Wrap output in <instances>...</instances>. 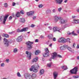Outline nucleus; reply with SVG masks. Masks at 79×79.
I'll return each instance as SVG.
<instances>
[{"instance_id":"f257e3e1","label":"nucleus","mask_w":79,"mask_h":79,"mask_svg":"<svg viewBox=\"0 0 79 79\" xmlns=\"http://www.w3.org/2000/svg\"><path fill=\"white\" fill-rule=\"evenodd\" d=\"M39 68V65L38 64H34L33 66H31V68H30V70L31 71H33L34 73H37L38 72V68Z\"/></svg>"},{"instance_id":"f03ea898","label":"nucleus","mask_w":79,"mask_h":79,"mask_svg":"<svg viewBox=\"0 0 79 79\" xmlns=\"http://www.w3.org/2000/svg\"><path fill=\"white\" fill-rule=\"evenodd\" d=\"M4 43L6 47H8L9 44L12 43V40H10V41H8L7 39L4 38Z\"/></svg>"},{"instance_id":"7ed1b4c3","label":"nucleus","mask_w":79,"mask_h":79,"mask_svg":"<svg viewBox=\"0 0 79 79\" xmlns=\"http://www.w3.org/2000/svg\"><path fill=\"white\" fill-rule=\"evenodd\" d=\"M33 44V42H31L29 41L26 43V44L27 45V47L28 50H31L32 48V44Z\"/></svg>"},{"instance_id":"20e7f679","label":"nucleus","mask_w":79,"mask_h":79,"mask_svg":"<svg viewBox=\"0 0 79 79\" xmlns=\"http://www.w3.org/2000/svg\"><path fill=\"white\" fill-rule=\"evenodd\" d=\"M78 69L77 67H75L74 68L70 70V72L71 73V74H76L77 71Z\"/></svg>"},{"instance_id":"39448f33","label":"nucleus","mask_w":79,"mask_h":79,"mask_svg":"<svg viewBox=\"0 0 79 79\" xmlns=\"http://www.w3.org/2000/svg\"><path fill=\"white\" fill-rule=\"evenodd\" d=\"M58 41L60 43H66V39L63 38H60L58 40Z\"/></svg>"},{"instance_id":"423d86ee","label":"nucleus","mask_w":79,"mask_h":79,"mask_svg":"<svg viewBox=\"0 0 79 79\" xmlns=\"http://www.w3.org/2000/svg\"><path fill=\"white\" fill-rule=\"evenodd\" d=\"M45 53L43 54V56L44 57H47L48 56V53H49V51L48 48H45Z\"/></svg>"},{"instance_id":"0eeeda50","label":"nucleus","mask_w":79,"mask_h":79,"mask_svg":"<svg viewBox=\"0 0 79 79\" xmlns=\"http://www.w3.org/2000/svg\"><path fill=\"white\" fill-rule=\"evenodd\" d=\"M27 28H23L21 30L19 29H18L17 30V32H26L27 31Z\"/></svg>"},{"instance_id":"6e6552de","label":"nucleus","mask_w":79,"mask_h":79,"mask_svg":"<svg viewBox=\"0 0 79 79\" xmlns=\"http://www.w3.org/2000/svg\"><path fill=\"white\" fill-rule=\"evenodd\" d=\"M53 31L54 32H56V31H58L59 32H61L62 30H61L60 28H58L56 27H54L53 28Z\"/></svg>"},{"instance_id":"1a4fd4ad","label":"nucleus","mask_w":79,"mask_h":79,"mask_svg":"<svg viewBox=\"0 0 79 79\" xmlns=\"http://www.w3.org/2000/svg\"><path fill=\"white\" fill-rule=\"evenodd\" d=\"M25 79H31V77L30 76V75L28 74H25L24 75Z\"/></svg>"},{"instance_id":"9d476101","label":"nucleus","mask_w":79,"mask_h":79,"mask_svg":"<svg viewBox=\"0 0 79 79\" xmlns=\"http://www.w3.org/2000/svg\"><path fill=\"white\" fill-rule=\"evenodd\" d=\"M22 40H23V36L21 35L19 36L17 38L16 40L17 42H21V41H22Z\"/></svg>"},{"instance_id":"9b49d317","label":"nucleus","mask_w":79,"mask_h":79,"mask_svg":"<svg viewBox=\"0 0 79 79\" xmlns=\"http://www.w3.org/2000/svg\"><path fill=\"white\" fill-rule=\"evenodd\" d=\"M26 54L27 55V57L28 58L29 60H30L31 57V53H29L28 51H26Z\"/></svg>"},{"instance_id":"f8f14e48","label":"nucleus","mask_w":79,"mask_h":79,"mask_svg":"<svg viewBox=\"0 0 79 79\" xmlns=\"http://www.w3.org/2000/svg\"><path fill=\"white\" fill-rule=\"evenodd\" d=\"M34 13V11H32L27 12V14L28 16H32Z\"/></svg>"},{"instance_id":"ddd939ff","label":"nucleus","mask_w":79,"mask_h":79,"mask_svg":"<svg viewBox=\"0 0 79 79\" xmlns=\"http://www.w3.org/2000/svg\"><path fill=\"white\" fill-rule=\"evenodd\" d=\"M57 56V53L55 52L52 54V58L53 59H54V58H55Z\"/></svg>"},{"instance_id":"4468645a","label":"nucleus","mask_w":79,"mask_h":79,"mask_svg":"<svg viewBox=\"0 0 79 79\" xmlns=\"http://www.w3.org/2000/svg\"><path fill=\"white\" fill-rule=\"evenodd\" d=\"M56 3L59 5H61L63 2V0H55Z\"/></svg>"},{"instance_id":"2eb2a0df","label":"nucleus","mask_w":79,"mask_h":79,"mask_svg":"<svg viewBox=\"0 0 79 79\" xmlns=\"http://www.w3.org/2000/svg\"><path fill=\"white\" fill-rule=\"evenodd\" d=\"M59 20V18L58 16H56L54 18V22H57V21Z\"/></svg>"},{"instance_id":"dca6fc26","label":"nucleus","mask_w":79,"mask_h":79,"mask_svg":"<svg viewBox=\"0 0 79 79\" xmlns=\"http://www.w3.org/2000/svg\"><path fill=\"white\" fill-rule=\"evenodd\" d=\"M67 34H69V35H77V34L74 33V32L73 31L72 33H70L69 32V31L67 32Z\"/></svg>"},{"instance_id":"f3484780","label":"nucleus","mask_w":79,"mask_h":79,"mask_svg":"<svg viewBox=\"0 0 79 79\" xmlns=\"http://www.w3.org/2000/svg\"><path fill=\"white\" fill-rule=\"evenodd\" d=\"M8 15H6L5 17L3 19V23L5 24V22H6V19H7V18H8Z\"/></svg>"},{"instance_id":"a211bd4d","label":"nucleus","mask_w":79,"mask_h":79,"mask_svg":"<svg viewBox=\"0 0 79 79\" xmlns=\"http://www.w3.org/2000/svg\"><path fill=\"white\" fill-rule=\"evenodd\" d=\"M36 76H37L36 74L34 73L32 74L31 76V78L33 79H35V78L36 77Z\"/></svg>"},{"instance_id":"6ab92c4d","label":"nucleus","mask_w":79,"mask_h":79,"mask_svg":"<svg viewBox=\"0 0 79 79\" xmlns=\"http://www.w3.org/2000/svg\"><path fill=\"white\" fill-rule=\"evenodd\" d=\"M58 75V73L54 72L53 73V76H54V77L55 79H56V77H57V76Z\"/></svg>"},{"instance_id":"aec40b11","label":"nucleus","mask_w":79,"mask_h":79,"mask_svg":"<svg viewBox=\"0 0 79 79\" xmlns=\"http://www.w3.org/2000/svg\"><path fill=\"white\" fill-rule=\"evenodd\" d=\"M60 22L61 23V24H64L66 23V22H67V21L66 20H65L63 19H61L60 21Z\"/></svg>"},{"instance_id":"412c9836","label":"nucleus","mask_w":79,"mask_h":79,"mask_svg":"<svg viewBox=\"0 0 79 79\" xmlns=\"http://www.w3.org/2000/svg\"><path fill=\"white\" fill-rule=\"evenodd\" d=\"M19 21L21 23H24L25 22V19L24 18H20L19 19Z\"/></svg>"},{"instance_id":"4be33fe9","label":"nucleus","mask_w":79,"mask_h":79,"mask_svg":"<svg viewBox=\"0 0 79 79\" xmlns=\"http://www.w3.org/2000/svg\"><path fill=\"white\" fill-rule=\"evenodd\" d=\"M73 23H79V20H76L75 19H74L73 21Z\"/></svg>"},{"instance_id":"5701e85b","label":"nucleus","mask_w":79,"mask_h":79,"mask_svg":"<svg viewBox=\"0 0 79 79\" xmlns=\"http://www.w3.org/2000/svg\"><path fill=\"white\" fill-rule=\"evenodd\" d=\"M38 60V57H36L34 58L32 60V62L34 63V62H36Z\"/></svg>"},{"instance_id":"b1692460","label":"nucleus","mask_w":79,"mask_h":79,"mask_svg":"<svg viewBox=\"0 0 79 79\" xmlns=\"http://www.w3.org/2000/svg\"><path fill=\"white\" fill-rule=\"evenodd\" d=\"M48 38L49 39H53V36L52 34H50L48 36Z\"/></svg>"},{"instance_id":"393cba45","label":"nucleus","mask_w":79,"mask_h":79,"mask_svg":"<svg viewBox=\"0 0 79 79\" xmlns=\"http://www.w3.org/2000/svg\"><path fill=\"white\" fill-rule=\"evenodd\" d=\"M44 70L43 69L40 70V74L42 75V74H44Z\"/></svg>"},{"instance_id":"a878e982","label":"nucleus","mask_w":79,"mask_h":79,"mask_svg":"<svg viewBox=\"0 0 79 79\" xmlns=\"http://www.w3.org/2000/svg\"><path fill=\"white\" fill-rule=\"evenodd\" d=\"M40 53V51L39 50H37L35 51V55H38L39 53Z\"/></svg>"},{"instance_id":"bb28decb","label":"nucleus","mask_w":79,"mask_h":79,"mask_svg":"<svg viewBox=\"0 0 79 79\" xmlns=\"http://www.w3.org/2000/svg\"><path fill=\"white\" fill-rule=\"evenodd\" d=\"M62 69H64V70H66L68 68H67V66L65 65L62 67Z\"/></svg>"},{"instance_id":"cd10ccee","label":"nucleus","mask_w":79,"mask_h":79,"mask_svg":"<svg viewBox=\"0 0 79 79\" xmlns=\"http://www.w3.org/2000/svg\"><path fill=\"white\" fill-rule=\"evenodd\" d=\"M17 17H19L20 16V13L19 12H17L16 15Z\"/></svg>"},{"instance_id":"c85d7f7f","label":"nucleus","mask_w":79,"mask_h":79,"mask_svg":"<svg viewBox=\"0 0 79 79\" xmlns=\"http://www.w3.org/2000/svg\"><path fill=\"white\" fill-rule=\"evenodd\" d=\"M67 49L69 50V51H70V52H73V50L71 48V47H68V48H67Z\"/></svg>"},{"instance_id":"c756f323","label":"nucleus","mask_w":79,"mask_h":79,"mask_svg":"<svg viewBox=\"0 0 79 79\" xmlns=\"http://www.w3.org/2000/svg\"><path fill=\"white\" fill-rule=\"evenodd\" d=\"M51 13V10H50L48 9L46 11V13L48 14V13Z\"/></svg>"},{"instance_id":"7c9ffc66","label":"nucleus","mask_w":79,"mask_h":79,"mask_svg":"<svg viewBox=\"0 0 79 79\" xmlns=\"http://www.w3.org/2000/svg\"><path fill=\"white\" fill-rule=\"evenodd\" d=\"M3 36H4V37H8V35L6 34H3Z\"/></svg>"},{"instance_id":"2f4dec72","label":"nucleus","mask_w":79,"mask_h":79,"mask_svg":"<svg viewBox=\"0 0 79 79\" xmlns=\"http://www.w3.org/2000/svg\"><path fill=\"white\" fill-rule=\"evenodd\" d=\"M52 63H50L49 64H47V66L48 67H49V68H50V67H51V66L52 65Z\"/></svg>"},{"instance_id":"473e14b6","label":"nucleus","mask_w":79,"mask_h":79,"mask_svg":"<svg viewBox=\"0 0 79 79\" xmlns=\"http://www.w3.org/2000/svg\"><path fill=\"white\" fill-rule=\"evenodd\" d=\"M79 77V75L73 76V78H78Z\"/></svg>"},{"instance_id":"72a5a7b5","label":"nucleus","mask_w":79,"mask_h":79,"mask_svg":"<svg viewBox=\"0 0 79 79\" xmlns=\"http://www.w3.org/2000/svg\"><path fill=\"white\" fill-rule=\"evenodd\" d=\"M17 76H18V77H21V75L20 74V73H19L18 72L17 73Z\"/></svg>"},{"instance_id":"f704fd0d","label":"nucleus","mask_w":79,"mask_h":79,"mask_svg":"<svg viewBox=\"0 0 79 79\" xmlns=\"http://www.w3.org/2000/svg\"><path fill=\"white\" fill-rule=\"evenodd\" d=\"M18 51V49H17L16 48H15L14 50V52L15 53H16V52H17Z\"/></svg>"},{"instance_id":"c9c22d12","label":"nucleus","mask_w":79,"mask_h":79,"mask_svg":"<svg viewBox=\"0 0 79 79\" xmlns=\"http://www.w3.org/2000/svg\"><path fill=\"white\" fill-rule=\"evenodd\" d=\"M4 5L5 7L6 8V7L8 6V4H7V3H5L4 4Z\"/></svg>"},{"instance_id":"e433bc0d","label":"nucleus","mask_w":79,"mask_h":79,"mask_svg":"<svg viewBox=\"0 0 79 79\" xmlns=\"http://www.w3.org/2000/svg\"><path fill=\"white\" fill-rule=\"evenodd\" d=\"M5 66V64L4 63H2L1 64V67H4V66Z\"/></svg>"},{"instance_id":"4c0bfd02","label":"nucleus","mask_w":79,"mask_h":79,"mask_svg":"<svg viewBox=\"0 0 79 79\" xmlns=\"http://www.w3.org/2000/svg\"><path fill=\"white\" fill-rule=\"evenodd\" d=\"M63 47H64V49L65 48H67V47H68V46H67V45H65L63 46Z\"/></svg>"},{"instance_id":"58836bf2","label":"nucleus","mask_w":79,"mask_h":79,"mask_svg":"<svg viewBox=\"0 0 79 79\" xmlns=\"http://www.w3.org/2000/svg\"><path fill=\"white\" fill-rule=\"evenodd\" d=\"M61 10H62V8H59V9H58V11H59V12H60Z\"/></svg>"},{"instance_id":"ea45409f","label":"nucleus","mask_w":79,"mask_h":79,"mask_svg":"<svg viewBox=\"0 0 79 79\" xmlns=\"http://www.w3.org/2000/svg\"><path fill=\"white\" fill-rule=\"evenodd\" d=\"M42 6H43V5H42V4H40L39 5V8H42Z\"/></svg>"},{"instance_id":"a19ab883","label":"nucleus","mask_w":79,"mask_h":79,"mask_svg":"<svg viewBox=\"0 0 79 79\" xmlns=\"http://www.w3.org/2000/svg\"><path fill=\"white\" fill-rule=\"evenodd\" d=\"M60 50H64V49L63 46H62L60 47Z\"/></svg>"},{"instance_id":"79ce46f5","label":"nucleus","mask_w":79,"mask_h":79,"mask_svg":"<svg viewBox=\"0 0 79 79\" xmlns=\"http://www.w3.org/2000/svg\"><path fill=\"white\" fill-rule=\"evenodd\" d=\"M53 13H55L56 11V9H54L52 10Z\"/></svg>"},{"instance_id":"37998d69","label":"nucleus","mask_w":79,"mask_h":79,"mask_svg":"<svg viewBox=\"0 0 79 79\" xmlns=\"http://www.w3.org/2000/svg\"><path fill=\"white\" fill-rule=\"evenodd\" d=\"M6 63H9V61H10V60L8 59H7L6 60Z\"/></svg>"},{"instance_id":"c03bdc74","label":"nucleus","mask_w":79,"mask_h":79,"mask_svg":"<svg viewBox=\"0 0 79 79\" xmlns=\"http://www.w3.org/2000/svg\"><path fill=\"white\" fill-rule=\"evenodd\" d=\"M52 40L53 41H56V38L54 37L52 38Z\"/></svg>"},{"instance_id":"a18cd8bd","label":"nucleus","mask_w":79,"mask_h":79,"mask_svg":"<svg viewBox=\"0 0 79 79\" xmlns=\"http://www.w3.org/2000/svg\"><path fill=\"white\" fill-rule=\"evenodd\" d=\"M66 42H69V41L70 40V39L69 38H68L66 40Z\"/></svg>"},{"instance_id":"49530a36","label":"nucleus","mask_w":79,"mask_h":79,"mask_svg":"<svg viewBox=\"0 0 79 79\" xmlns=\"http://www.w3.org/2000/svg\"><path fill=\"white\" fill-rule=\"evenodd\" d=\"M75 46H76V44L75 43H73V48H74L75 47Z\"/></svg>"},{"instance_id":"de8ad7c7","label":"nucleus","mask_w":79,"mask_h":79,"mask_svg":"<svg viewBox=\"0 0 79 79\" xmlns=\"http://www.w3.org/2000/svg\"><path fill=\"white\" fill-rule=\"evenodd\" d=\"M20 13L21 14H22V15H23L24 13L23 12V10L20 11Z\"/></svg>"},{"instance_id":"09e8293b","label":"nucleus","mask_w":79,"mask_h":79,"mask_svg":"<svg viewBox=\"0 0 79 79\" xmlns=\"http://www.w3.org/2000/svg\"><path fill=\"white\" fill-rule=\"evenodd\" d=\"M14 32H15V31H12L11 32H9V34H13V33H14Z\"/></svg>"},{"instance_id":"8fccbe9b","label":"nucleus","mask_w":79,"mask_h":79,"mask_svg":"<svg viewBox=\"0 0 79 79\" xmlns=\"http://www.w3.org/2000/svg\"><path fill=\"white\" fill-rule=\"evenodd\" d=\"M48 28H49L50 30H51L52 29V27L51 26L48 27Z\"/></svg>"},{"instance_id":"3c124183","label":"nucleus","mask_w":79,"mask_h":79,"mask_svg":"<svg viewBox=\"0 0 79 79\" xmlns=\"http://www.w3.org/2000/svg\"><path fill=\"white\" fill-rule=\"evenodd\" d=\"M15 5H16V3H15V2H13L12 3V6H15Z\"/></svg>"},{"instance_id":"603ef678","label":"nucleus","mask_w":79,"mask_h":79,"mask_svg":"<svg viewBox=\"0 0 79 79\" xmlns=\"http://www.w3.org/2000/svg\"><path fill=\"white\" fill-rule=\"evenodd\" d=\"M34 26H35V25H34V24H32L31 26V27H34Z\"/></svg>"},{"instance_id":"864d4df0","label":"nucleus","mask_w":79,"mask_h":79,"mask_svg":"<svg viewBox=\"0 0 79 79\" xmlns=\"http://www.w3.org/2000/svg\"><path fill=\"white\" fill-rule=\"evenodd\" d=\"M35 42H39V40L38 39H36L35 40Z\"/></svg>"},{"instance_id":"5fc2aeb1","label":"nucleus","mask_w":79,"mask_h":79,"mask_svg":"<svg viewBox=\"0 0 79 79\" xmlns=\"http://www.w3.org/2000/svg\"><path fill=\"white\" fill-rule=\"evenodd\" d=\"M58 57H59V58H61V57H62L61 56V55H58Z\"/></svg>"},{"instance_id":"6e6d98bb","label":"nucleus","mask_w":79,"mask_h":79,"mask_svg":"<svg viewBox=\"0 0 79 79\" xmlns=\"http://www.w3.org/2000/svg\"><path fill=\"white\" fill-rule=\"evenodd\" d=\"M77 48H79V44H77Z\"/></svg>"},{"instance_id":"4d7b16f0","label":"nucleus","mask_w":79,"mask_h":79,"mask_svg":"<svg viewBox=\"0 0 79 79\" xmlns=\"http://www.w3.org/2000/svg\"><path fill=\"white\" fill-rule=\"evenodd\" d=\"M68 0H65L64 1V3H67Z\"/></svg>"},{"instance_id":"13d9d810","label":"nucleus","mask_w":79,"mask_h":79,"mask_svg":"<svg viewBox=\"0 0 79 79\" xmlns=\"http://www.w3.org/2000/svg\"><path fill=\"white\" fill-rule=\"evenodd\" d=\"M12 19V17L11 16H10L9 17V19Z\"/></svg>"},{"instance_id":"bf43d9fd","label":"nucleus","mask_w":79,"mask_h":79,"mask_svg":"<svg viewBox=\"0 0 79 79\" xmlns=\"http://www.w3.org/2000/svg\"><path fill=\"white\" fill-rule=\"evenodd\" d=\"M36 18V16H35L33 18V19H35Z\"/></svg>"},{"instance_id":"052dcab7","label":"nucleus","mask_w":79,"mask_h":79,"mask_svg":"<svg viewBox=\"0 0 79 79\" xmlns=\"http://www.w3.org/2000/svg\"><path fill=\"white\" fill-rule=\"evenodd\" d=\"M52 44H51L49 45V47H52Z\"/></svg>"},{"instance_id":"680f3d73","label":"nucleus","mask_w":79,"mask_h":79,"mask_svg":"<svg viewBox=\"0 0 79 79\" xmlns=\"http://www.w3.org/2000/svg\"><path fill=\"white\" fill-rule=\"evenodd\" d=\"M76 18V16H72V18Z\"/></svg>"},{"instance_id":"e2e57ef3","label":"nucleus","mask_w":79,"mask_h":79,"mask_svg":"<svg viewBox=\"0 0 79 79\" xmlns=\"http://www.w3.org/2000/svg\"><path fill=\"white\" fill-rule=\"evenodd\" d=\"M77 12H79V9H78L77 10Z\"/></svg>"},{"instance_id":"0e129e2a","label":"nucleus","mask_w":79,"mask_h":79,"mask_svg":"<svg viewBox=\"0 0 79 79\" xmlns=\"http://www.w3.org/2000/svg\"><path fill=\"white\" fill-rule=\"evenodd\" d=\"M77 59L78 60L79 59V56H77Z\"/></svg>"},{"instance_id":"69168bd1","label":"nucleus","mask_w":79,"mask_h":79,"mask_svg":"<svg viewBox=\"0 0 79 79\" xmlns=\"http://www.w3.org/2000/svg\"><path fill=\"white\" fill-rule=\"evenodd\" d=\"M77 33H78V34H79V30H78L77 31Z\"/></svg>"},{"instance_id":"338daca9","label":"nucleus","mask_w":79,"mask_h":79,"mask_svg":"<svg viewBox=\"0 0 79 79\" xmlns=\"http://www.w3.org/2000/svg\"><path fill=\"white\" fill-rule=\"evenodd\" d=\"M41 38H43L44 37V36H42V35H41Z\"/></svg>"},{"instance_id":"774afa93","label":"nucleus","mask_w":79,"mask_h":79,"mask_svg":"<svg viewBox=\"0 0 79 79\" xmlns=\"http://www.w3.org/2000/svg\"><path fill=\"white\" fill-rule=\"evenodd\" d=\"M2 17H1V18L0 19V20H2Z\"/></svg>"}]
</instances>
